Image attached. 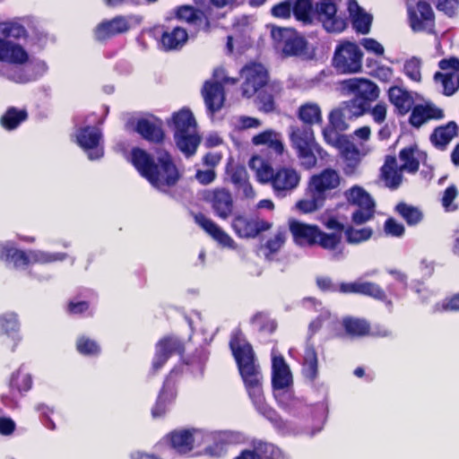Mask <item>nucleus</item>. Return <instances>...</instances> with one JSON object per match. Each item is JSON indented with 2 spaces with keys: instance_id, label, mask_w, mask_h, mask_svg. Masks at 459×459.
Segmentation results:
<instances>
[{
  "instance_id": "obj_1",
  "label": "nucleus",
  "mask_w": 459,
  "mask_h": 459,
  "mask_svg": "<svg viewBox=\"0 0 459 459\" xmlns=\"http://www.w3.org/2000/svg\"><path fill=\"white\" fill-rule=\"evenodd\" d=\"M154 163L150 155L142 149L132 151V163L155 188L167 191L176 185L179 179V172L173 163L169 154L160 152Z\"/></svg>"
},
{
  "instance_id": "obj_2",
  "label": "nucleus",
  "mask_w": 459,
  "mask_h": 459,
  "mask_svg": "<svg viewBox=\"0 0 459 459\" xmlns=\"http://www.w3.org/2000/svg\"><path fill=\"white\" fill-rule=\"evenodd\" d=\"M230 345L249 396L254 404L259 407L264 402L262 376L255 363L253 350L240 333L232 336Z\"/></svg>"
},
{
  "instance_id": "obj_3",
  "label": "nucleus",
  "mask_w": 459,
  "mask_h": 459,
  "mask_svg": "<svg viewBox=\"0 0 459 459\" xmlns=\"http://www.w3.org/2000/svg\"><path fill=\"white\" fill-rule=\"evenodd\" d=\"M292 3L294 18L305 26L319 22L323 29H347V21L338 14L336 3L324 0L315 4L313 0H292Z\"/></svg>"
},
{
  "instance_id": "obj_4",
  "label": "nucleus",
  "mask_w": 459,
  "mask_h": 459,
  "mask_svg": "<svg viewBox=\"0 0 459 459\" xmlns=\"http://www.w3.org/2000/svg\"><path fill=\"white\" fill-rule=\"evenodd\" d=\"M169 125L173 126L174 138L178 149L186 156L193 155L200 143L196 121L189 109L175 112Z\"/></svg>"
},
{
  "instance_id": "obj_5",
  "label": "nucleus",
  "mask_w": 459,
  "mask_h": 459,
  "mask_svg": "<svg viewBox=\"0 0 459 459\" xmlns=\"http://www.w3.org/2000/svg\"><path fill=\"white\" fill-rule=\"evenodd\" d=\"M289 134L302 167L307 169L314 168L316 165L314 150L321 153L322 149L317 148L313 129L308 126H291Z\"/></svg>"
},
{
  "instance_id": "obj_6",
  "label": "nucleus",
  "mask_w": 459,
  "mask_h": 459,
  "mask_svg": "<svg viewBox=\"0 0 459 459\" xmlns=\"http://www.w3.org/2000/svg\"><path fill=\"white\" fill-rule=\"evenodd\" d=\"M344 196L349 204L358 207L351 216L355 224H363L373 218L375 203L363 187L354 186L344 192Z\"/></svg>"
},
{
  "instance_id": "obj_7",
  "label": "nucleus",
  "mask_w": 459,
  "mask_h": 459,
  "mask_svg": "<svg viewBox=\"0 0 459 459\" xmlns=\"http://www.w3.org/2000/svg\"><path fill=\"white\" fill-rule=\"evenodd\" d=\"M362 53L352 42L339 44L334 51L333 64L336 69L345 74H355L361 70Z\"/></svg>"
},
{
  "instance_id": "obj_8",
  "label": "nucleus",
  "mask_w": 459,
  "mask_h": 459,
  "mask_svg": "<svg viewBox=\"0 0 459 459\" xmlns=\"http://www.w3.org/2000/svg\"><path fill=\"white\" fill-rule=\"evenodd\" d=\"M274 48L285 56L303 55L307 48L306 39L296 30H271Z\"/></svg>"
},
{
  "instance_id": "obj_9",
  "label": "nucleus",
  "mask_w": 459,
  "mask_h": 459,
  "mask_svg": "<svg viewBox=\"0 0 459 459\" xmlns=\"http://www.w3.org/2000/svg\"><path fill=\"white\" fill-rule=\"evenodd\" d=\"M234 232L242 238H255L272 229L273 223L258 217L237 215L231 221Z\"/></svg>"
},
{
  "instance_id": "obj_10",
  "label": "nucleus",
  "mask_w": 459,
  "mask_h": 459,
  "mask_svg": "<svg viewBox=\"0 0 459 459\" xmlns=\"http://www.w3.org/2000/svg\"><path fill=\"white\" fill-rule=\"evenodd\" d=\"M204 199L213 212L221 219L227 220L234 210V200L230 190L217 187L205 193Z\"/></svg>"
},
{
  "instance_id": "obj_11",
  "label": "nucleus",
  "mask_w": 459,
  "mask_h": 459,
  "mask_svg": "<svg viewBox=\"0 0 459 459\" xmlns=\"http://www.w3.org/2000/svg\"><path fill=\"white\" fill-rule=\"evenodd\" d=\"M0 61L13 67H21L28 63L29 54L10 36L0 37Z\"/></svg>"
},
{
  "instance_id": "obj_12",
  "label": "nucleus",
  "mask_w": 459,
  "mask_h": 459,
  "mask_svg": "<svg viewBox=\"0 0 459 459\" xmlns=\"http://www.w3.org/2000/svg\"><path fill=\"white\" fill-rule=\"evenodd\" d=\"M342 91L354 95L364 102L376 100L379 96V88L373 82L364 78H351L341 82Z\"/></svg>"
},
{
  "instance_id": "obj_13",
  "label": "nucleus",
  "mask_w": 459,
  "mask_h": 459,
  "mask_svg": "<svg viewBox=\"0 0 459 459\" xmlns=\"http://www.w3.org/2000/svg\"><path fill=\"white\" fill-rule=\"evenodd\" d=\"M212 12L211 7L201 10L192 5H181L175 10V17L190 26L210 29L212 26Z\"/></svg>"
},
{
  "instance_id": "obj_14",
  "label": "nucleus",
  "mask_w": 459,
  "mask_h": 459,
  "mask_svg": "<svg viewBox=\"0 0 459 459\" xmlns=\"http://www.w3.org/2000/svg\"><path fill=\"white\" fill-rule=\"evenodd\" d=\"M242 77L245 82L242 85V95L246 98L252 97L259 89L265 85L267 72L260 64H252L242 69Z\"/></svg>"
},
{
  "instance_id": "obj_15",
  "label": "nucleus",
  "mask_w": 459,
  "mask_h": 459,
  "mask_svg": "<svg viewBox=\"0 0 459 459\" xmlns=\"http://www.w3.org/2000/svg\"><path fill=\"white\" fill-rule=\"evenodd\" d=\"M300 178V174L296 169L282 167L274 172L270 183L278 196H285L298 187Z\"/></svg>"
},
{
  "instance_id": "obj_16",
  "label": "nucleus",
  "mask_w": 459,
  "mask_h": 459,
  "mask_svg": "<svg viewBox=\"0 0 459 459\" xmlns=\"http://www.w3.org/2000/svg\"><path fill=\"white\" fill-rule=\"evenodd\" d=\"M215 82L207 81L202 89V95L211 115L219 111L224 103L225 95L221 83L219 82V71H215Z\"/></svg>"
},
{
  "instance_id": "obj_17",
  "label": "nucleus",
  "mask_w": 459,
  "mask_h": 459,
  "mask_svg": "<svg viewBox=\"0 0 459 459\" xmlns=\"http://www.w3.org/2000/svg\"><path fill=\"white\" fill-rule=\"evenodd\" d=\"M100 140L101 134L94 127L82 128L76 134L77 143L88 152L90 160H96L103 155L102 148L100 145Z\"/></svg>"
},
{
  "instance_id": "obj_18",
  "label": "nucleus",
  "mask_w": 459,
  "mask_h": 459,
  "mask_svg": "<svg viewBox=\"0 0 459 459\" xmlns=\"http://www.w3.org/2000/svg\"><path fill=\"white\" fill-rule=\"evenodd\" d=\"M342 182V177L338 170L328 168L320 173L313 175L308 185L323 196H326V193L336 189Z\"/></svg>"
},
{
  "instance_id": "obj_19",
  "label": "nucleus",
  "mask_w": 459,
  "mask_h": 459,
  "mask_svg": "<svg viewBox=\"0 0 459 459\" xmlns=\"http://www.w3.org/2000/svg\"><path fill=\"white\" fill-rule=\"evenodd\" d=\"M411 29H425L435 26V15L430 4L425 0L418 1L416 7L408 8Z\"/></svg>"
},
{
  "instance_id": "obj_20",
  "label": "nucleus",
  "mask_w": 459,
  "mask_h": 459,
  "mask_svg": "<svg viewBox=\"0 0 459 459\" xmlns=\"http://www.w3.org/2000/svg\"><path fill=\"white\" fill-rule=\"evenodd\" d=\"M341 156L346 162L344 171L346 174H351L354 169L359 166L362 157L371 152L372 149L365 144H360L357 147L353 143L348 140L339 149Z\"/></svg>"
},
{
  "instance_id": "obj_21",
  "label": "nucleus",
  "mask_w": 459,
  "mask_h": 459,
  "mask_svg": "<svg viewBox=\"0 0 459 459\" xmlns=\"http://www.w3.org/2000/svg\"><path fill=\"white\" fill-rule=\"evenodd\" d=\"M289 229L296 244L299 246L316 245L319 228L297 220L289 221Z\"/></svg>"
},
{
  "instance_id": "obj_22",
  "label": "nucleus",
  "mask_w": 459,
  "mask_h": 459,
  "mask_svg": "<svg viewBox=\"0 0 459 459\" xmlns=\"http://www.w3.org/2000/svg\"><path fill=\"white\" fill-rule=\"evenodd\" d=\"M201 437H203L201 430H178L171 433L170 442L177 452L185 454L192 450L195 444L197 446H201Z\"/></svg>"
},
{
  "instance_id": "obj_23",
  "label": "nucleus",
  "mask_w": 459,
  "mask_h": 459,
  "mask_svg": "<svg viewBox=\"0 0 459 459\" xmlns=\"http://www.w3.org/2000/svg\"><path fill=\"white\" fill-rule=\"evenodd\" d=\"M195 222L207 232L214 240L224 247L236 248V243L232 238L220 228L213 221L204 214L195 216Z\"/></svg>"
},
{
  "instance_id": "obj_24",
  "label": "nucleus",
  "mask_w": 459,
  "mask_h": 459,
  "mask_svg": "<svg viewBox=\"0 0 459 459\" xmlns=\"http://www.w3.org/2000/svg\"><path fill=\"white\" fill-rule=\"evenodd\" d=\"M211 441H213V444L206 447L205 453L211 456L221 457L226 454L229 445L235 441V437L229 432L203 433V437L200 440L201 445Z\"/></svg>"
},
{
  "instance_id": "obj_25",
  "label": "nucleus",
  "mask_w": 459,
  "mask_h": 459,
  "mask_svg": "<svg viewBox=\"0 0 459 459\" xmlns=\"http://www.w3.org/2000/svg\"><path fill=\"white\" fill-rule=\"evenodd\" d=\"M348 17L352 29H370L373 23V14L360 6L357 0H346ZM344 19L343 17H342Z\"/></svg>"
},
{
  "instance_id": "obj_26",
  "label": "nucleus",
  "mask_w": 459,
  "mask_h": 459,
  "mask_svg": "<svg viewBox=\"0 0 459 459\" xmlns=\"http://www.w3.org/2000/svg\"><path fill=\"white\" fill-rule=\"evenodd\" d=\"M443 110L430 102L413 106L410 116V124L414 127H420L431 119H441Z\"/></svg>"
},
{
  "instance_id": "obj_27",
  "label": "nucleus",
  "mask_w": 459,
  "mask_h": 459,
  "mask_svg": "<svg viewBox=\"0 0 459 459\" xmlns=\"http://www.w3.org/2000/svg\"><path fill=\"white\" fill-rule=\"evenodd\" d=\"M272 368H273V387H290L292 385V375L290 369L284 359L281 355H277L273 351L272 354Z\"/></svg>"
},
{
  "instance_id": "obj_28",
  "label": "nucleus",
  "mask_w": 459,
  "mask_h": 459,
  "mask_svg": "<svg viewBox=\"0 0 459 459\" xmlns=\"http://www.w3.org/2000/svg\"><path fill=\"white\" fill-rule=\"evenodd\" d=\"M426 159L427 154L416 144L404 147L399 152L402 169L411 174H414L419 170L420 164L425 163Z\"/></svg>"
},
{
  "instance_id": "obj_29",
  "label": "nucleus",
  "mask_w": 459,
  "mask_h": 459,
  "mask_svg": "<svg viewBox=\"0 0 459 459\" xmlns=\"http://www.w3.org/2000/svg\"><path fill=\"white\" fill-rule=\"evenodd\" d=\"M413 92L400 86H392L388 90V100L397 109L399 114H407L414 106Z\"/></svg>"
},
{
  "instance_id": "obj_30",
  "label": "nucleus",
  "mask_w": 459,
  "mask_h": 459,
  "mask_svg": "<svg viewBox=\"0 0 459 459\" xmlns=\"http://www.w3.org/2000/svg\"><path fill=\"white\" fill-rule=\"evenodd\" d=\"M402 165H398L394 156H386L384 165L381 168V178L389 188H397L403 182Z\"/></svg>"
},
{
  "instance_id": "obj_31",
  "label": "nucleus",
  "mask_w": 459,
  "mask_h": 459,
  "mask_svg": "<svg viewBox=\"0 0 459 459\" xmlns=\"http://www.w3.org/2000/svg\"><path fill=\"white\" fill-rule=\"evenodd\" d=\"M136 131L146 140L160 143L164 138L161 122L154 118H141L137 121Z\"/></svg>"
},
{
  "instance_id": "obj_32",
  "label": "nucleus",
  "mask_w": 459,
  "mask_h": 459,
  "mask_svg": "<svg viewBox=\"0 0 459 459\" xmlns=\"http://www.w3.org/2000/svg\"><path fill=\"white\" fill-rule=\"evenodd\" d=\"M181 343L175 338H165L157 345V351L154 357L152 367L154 370L160 368L173 352H181Z\"/></svg>"
},
{
  "instance_id": "obj_33",
  "label": "nucleus",
  "mask_w": 459,
  "mask_h": 459,
  "mask_svg": "<svg viewBox=\"0 0 459 459\" xmlns=\"http://www.w3.org/2000/svg\"><path fill=\"white\" fill-rule=\"evenodd\" d=\"M251 141L256 146L266 145L277 154H281L284 151L281 134L273 129H268L254 135Z\"/></svg>"
},
{
  "instance_id": "obj_34",
  "label": "nucleus",
  "mask_w": 459,
  "mask_h": 459,
  "mask_svg": "<svg viewBox=\"0 0 459 459\" xmlns=\"http://www.w3.org/2000/svg\"><path fill=\"white\" fill-rule=\"evenodd\" d=\"M326 199L316 192L309 185L307 186L305 196L296 203V209L302 213H311L319 210Z\"/></svg>"
},
{
  "instance_id": "obj_35",
  "label": "nucleus",
  "mask_w": 459,
  "mask_h": 459,
  "mask_svg": "<svg viewBox=\"0 0 459 459\" xmlns=\"http://www.w3.org/2000/svg\"><path fill=\"white\" fill-rule=\"evenodd\" d=\"M339 290L342 293L365 294L377 299L384 297L383 290L377 284L367 281L342 283Z\"/></svg>"
},
{
  "instance_id": "obj_36",
  "label": "nucleus",
  "mask_w": 459,
  "mask_h": 459,
  "mask_svg": "<svg viewBox=\"0 0 459 459\" xmlns=\"http://www.w3.org/2000/svg\"><path fill=\"white\" fill-rule=\"evenodd\" d=\"M160 47L164 50L181 48L187 40L186 30H160Z\"/></svg>"
},
{
  "instance_id": "obj_37",
  "label": "nucleus",
  "mask_w": 459,
  "mask_h": 459,
  "mask_svg": "<svg viewBox=\"0 0 459 459\" xmlns=\"http://www.w3.org/2000/svg\"><path fill=\"white\" fill-rule=\"evenodd\" d=\"M0 256L6 262L13 263L15 267L30 264V252L18 250L12 243L0 244Z\"/></svg>"
},
{
  "instance_id": "obj_38",
  "label": "nucleus",
  "mask_w": 459,
  "mask_h": 459,
  "mask_svg": "<svg viewBox=\"0 0 459 459\" xmlns=\"http://www.w3.org/2000/svg\"><path fill=\"white\" fill-rule=\"evenodd\" d=\"M142 17L137 15H118L111 20H104L96 29H132L140 26Z\"/></svg>"
},
{
  "instance_id": "obj_39",
  "label": "nucleus",
  "mask_w": 459,
  "mask_h": 459,
  "mask_svg": "<svg viewBox=\"0 0 459 459\" xmlns=\"http://www.w3.org/2000/svg\"><path fill=\"white\" fill-rule=\"evenodd\" d=\"M342 238V235L341 233H325L319 230L316 245H319L324 249L333 251V256L340 258L342 254V251L339 249Z\"/></svg>"
},
{
  "instance_id": "obj_40",
  "label": "nucleus",
  "mask_w": 459,
  "mask_h": 459,
  "mask_svg": "<svg viewBox=\"0 0 459 459\" xmlns=\"http://www.w3.org/2000/svg\"><path fill=\"white\" fill-rule=\"evenodd\" d=\"M248 166L255 173V177L260 183L271 182L274 171L262 157L253 156L248 162Z\"/></svg>"
},
{
  "instance_id": "obj_41",
  "label": "nucleus",
  "mask_w": 459,
  "mask_h": 459,
  "mask_svg": "<svg viewBox=\"0 0 459 459\" xmlns=\"http://www.w3.org/2000/svg\"><path fill=\"white\" fill-rule=\"evenodd\" d=\"M457 129L455 122H449L446 126L437 128L431 135L433 144L439 148L446 147L457 134Z\"/></svg>"
},
{
  "instance_id": "obj_42",
  "label": "nucleus",
  "mask_w": 459,
  "mask_h": 459,
  "mask_svg": "<svg viewBox=\"0 0 459 459\" xmlns=\"http://www.w3.org/2000/svg\"><path fill=\"white\" fill-rule=\"evenodd\" d=\"M299 118L306 125H314L322 121L321 108L316 103L307 102L301 105L298 112Z\"/></svg>"
},
{
  "instance_id": "obj_43",
  "label": "nucleus",
  "mask_w": 459,
  "mask_h": 459,
  "mask_svg": "<svg viewBox=\"0 0 459 459\" xmlns=\"http://www.w3.org/2000/svg\"><path fill=\"white\" fill-rule=\"evenodd\" d=\"M287 237L288 233L285 228H277L264 245V247L268 251L266 256L278 253L284 246Z\"/></svg>"
},
{
  "instance_id": "obj_44",
  "label": "nucleus",
  "mask_w": 459,
  "mask_h": 459,
  "mask_svg": "<svg viewBox=\"0 0 459 459\" xmlns=\"http://www.w3.org/2000/svg\"><path fill=\"white\" fill-rule=\"evenodd\" d=\"M434 80L442 83L444 94L447 96L453 95L459 88V74L456 73L437 72L434 75Z\"/></svg>"
},
{
  "instance_id": "obj_45",
  "label": "nucleus",
  "mask_w": 459,
  "mask_h": 459,
  "mask_svg": "<svg viewBox=\"0 0 459 459\" xmlns=\"http://www.w3.org/2000/svg\"><path fill=\"white\" fill-rule=\"evenodd\" d=\"M303 373L309 380H314L317 377V355L313 347H307L305 351Z\"/></svg>"
},
{
  "instance_id": "obj_46",
  "label": "nucleus",
  "mask_w": 459,
  "mask_h": 459,
  "mask_svg": "<svg viewBox=\"0 0 459 459\" xmlns=\"http://www.w3.org/2000/svg\"><path fill=\"white\" fill-rule=\"evenodd\" d=\"M274 89L271 85H266L262 91H258L256 105L261 111L272 112L275 108Z\"/></svg>"
},
{
  "instance_id": "obj_47",
  "label": "nucleus",
  "mask_w": 459,
  "mask_h": 459,
  "mask_svg": "<svg viewBox=\"0 0 459 459\" xmlns=\"http://www.w3.org/2000/svg\"><path fill=\"white\" fill-rule=\"evenodd\" d=\"M27 118V113L25 110H18L14 108H9L1 118L2 126L12 130L16 128L19 124Z\"/></svg>"
},
{
  "instance_id": "obj_48",
  "label": "nucleus",
  "mask_w": 459,
  "mask_h": 459,
  "mask_svg": "<svg viewBox=\"0 0 459 459\" xmlns=\"http://www.w3.org/2000/svg\"><path fill=\"white\" fill-rule=\"evenodd\" d=\"M254 447L265 459H289L279 447L273 444L258 441L254 444Z\"/></svg>"
},
{
  "instance_id": "obj_49",
  "label": "nucleus",
  "mask_w": 459,
  "mask_h": 459,
  "mask_svg": "<svg viewBox=\"0 0 459 459\" xmlns=\"http://www.w3.org/2000/svg\"><path fill=\"white\" fill-rule=\"evenodd\" d=\"M343 326L347 333L352 336H363L369 331L368 324L362 319L346 318L343 320Z\"/></svg>"
},
{
  "instance_id": "obj_50",
  "label": "nucleus",
  "mask_w": 459,
  "mask_h": 459,
  "mask_svg": "<svg viewBox=\"0 0 459 459\" xmlns=\"http://www.w3.org/2000/svg\"><path fill=\"white\" fill-rule=\"evenodd\" d=\"M339 131L333 126H326L322 132L325 143L336 149H339L349 140L346 135L341 134Z\"/></svg>"
},
{
  "instance_id": "obj_51",
  "label": "nucleus",
  "mask_w": 459,
  "mask_h": 459,
  "mask_svg": "<svg viewBox=\"0 0 459 459\" xmlns=\"http://www.w3.org/2000/svg\"><path fill=\"white\" fill-rule=\"evenodd\" d=\"M341 108L348 118L358 117L364 114L366 109V102L363 100L355 98L349 101L343 102Z\"/></svg>"
},
{
  "instance_id": "obj_52",
  "label": "nucleus",
  "mask_w": 459,
  "mask_h": 459,
  "mask_svg": "<svg viewBox=\"0 0 459 459\" xmlns=\"http://www.w3.org/2000/svg\"><path fill=\"white\" fill-rule=\"evenodd\" d=\"M396 210L409 225H415L422 220V212L418 208L400 204Z\"/></svg>"
},
{
  "instance_id": "obj_53",
  "label": "nucleus",
  "mask_w": 459,
  "mask_h": 459,
  "mask_svg": "<svg viewBox=\"0 0 459 459\" xmlns=\"http://www.w3.org/2000/svg\"><path fill=\"white\" fill-rule=\"evenodd\" d=\"M37 22L33 17H16L10 21L0 22V29H36Z\"/></svg>"
},
{
  "instance_id": "obj_54",
  "label": "nucleus",
  "mask_w": 459,
  "mask_h": 459,
  "mask_svg": "<svg viewBox=\"0 0 459 459\" xmlns=\"http://www.w3.org/2000/svg\"><path fill=\"white\" fill-rule=\"evenodd\" d=\"M347 242L350 244H359L369 239L372 236V230L369 228L355 229L349 227L345 230Z\"/></svg>"
},
{
  "instance_id": "obj_55",
  "label": "nucleus",
  "mask_w": 459,
  "mask_h": 459,
  "mask_svg": "<svg viewBox=\"0 0 459 459\" xmlns=\"http://www.w3.org/2000/svg\"><path fill=\"white\" fill-rule=\"evenodd\" d=\"M65 254L61 253H46L43 251H30V264L39 263L48 264L58 260H63Z\"/></svg>"
},
{
  "instance_id": "obj_56",
  "label": "nucleus",
  "mask_w": 459,
  "mask_h": 459,
  "mask_svg": "<svg viewBox=\"0 0 459 459\" xmlns=\"http://www.w3.org/2000/svg\"><path fill=\"white\" fill-rule=\"evenodd\" d=\"M271 14L279 19H290L293 14L292 0H283L271 8Z\"/></svg>"
},
{
  "instance_id": "obj_57",
  "label": "nucleus",
  "mask_w": 459,
  "mask_h": 459,
  "mask_svg": "<svg viewBox=\"0 0 459 459\" xmlns=\"http://www.w3.org/2000/svg\"><path fill=\"white\" fill-rule=\"evenodd\" d=\"M405 74L414 82H420L421 80V73H420V61L412 57L410 60L406 61L403 67Z\"/></svg>"
},
{
  "instance_id": "obj_58",
  "label": "nucleus",
  "mask_w": 459,
  "mask_h": 459,
  "mask_svg": "<svg viewBox=\"0 0 459 459\" xmlns=\"http://www.w3.org/2000/svg\"><path fill=\"white\" fill-rule=\"evenodd\" d=\"M11 385L17 388L19 391H28L31 386L30 376L27 373L18 371L16 374L13 375Z\"/></svg>"
},
{
  "instance_id": "obj_59",
  "label": "nucleus",
  "mask_w": 459,
  "mask_h": 459,
  "mask_svg": "<svg viewBox=\"0 0 459 459\" xmlns=\"http://www.w3.org/2000/svg\"><path fill=\"white\" fill-rule=\"evenodd\" d=\"M347 116L344 114L342 108L334 109L329 114V125L328 126H333L340 131H343L347 128V125L344 118Z\"/></svg>"
},
{
  "instance_id": "obj_60",
  "label": "nucleus",
  "mask_w": 459,
  "mask_h": 459,
  "mask_svg": "<svg viewBox=\"0 0 459 459\" xmlns=\"http://www.w3.org/2000/svg\"><path fill=\"white\" fill-rule=\"evenodd\" d=\"M456 196L457 189L455 186H451L445 190L442 197V204L446 211L452 212L457 208V206L453 203Z\"/></svg>"
},
{
  "instance_id": "obj_61",
  "label": "nucleus",
  "mask_w": 459,
  "mask_h": 459,
  "mask_svg": "<svg viewBox=\"0 0 459 459\" xmlns=\"http://www.w3.org/2000/svg\"><path fill=\"white\" fill-rule=\"evenodd\" d=\"M249 180L247 169L244 167H236L230 172V181L236 188Z\"/></svg>"
},
{
  "instance_id": "obj_62",
  "label": "nucleus",
  "mask_w": 459,
  "mask_h": 459,
  "mask_svg": "<svg viewBox=\"0 0 459 459\" xmlns=\"http://www.w3.org/2000/svg\"><path fill=\"white\" fill-rule=\"evenodd\" d=\"M77 350L85 355H93L99 352L100 349L94 341L81 338L77 342Z\"/></svg>"
},
{
  "instance_id": "obj_63",
  "label": "nucleus",
  "mask_w": 459,
  "mask_h": 459,
  "mask_svg": "<svg viewBox=\"0 0 459 459\" xmlns=\"http://www.w3.org/2000/svg\"><path fill=\"white\" fill-rule=\"evenodd\" d=\"M290 387H279L273 388V394L278 403L286 407L290 404L293 394L290 389Z\"/></svg>"
},
{
  "instance_id": "obj_64",
  "label": "nucleus",
  "mask_w": 459,
  "mask_h": 459,
  "mask_svg": "<svg viewBox=\"0 0 459 459\" xmlns=\"http://www.w3.org/2000/svg\"><path fill=\"white\" fill-rule=\"evenodd\" d=\"M385 232L393 237H401L404 233V227L394 219H388L385 223Z\"/></svg>"
}]
</instances>
